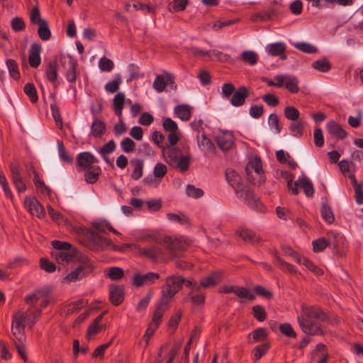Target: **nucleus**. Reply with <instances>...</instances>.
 <instances>
[{
    "instance_id": "f257e3e1",
    "label": "nucleus",
    "mask_w": 363,
    "mask_h": 363,
    "mask_svg": "<svg viewBox=\"0 0 363 363\" xmlns=\"http://www.w3.org/2000/svg\"><path fill=\"white\" fill-rule=\"evenodd\" d=\"M41 312L34 306L29 308L26 312L18 311L13 315L11 333L19 341L24 339L26 324L33 325Z\"/></svg>"
},
{
    "instance_id": "f03ea898",
    "label": "nucleus",
    "mask_w": 363,
    "mask_h": 363,
    "mask_svg": "<svg viewBox=\"0 0 363 363\" xmlns=\"http://www.w3.org/2000/svg\"><path fill=\"white\" fill-rule=\"evenodd\" d=\"M164 161L172 167L179 169L181 172L189 170L191 156L189 152L182 153L179 147L166 146L162 149Z\"/></svg>"
},
{
    "instance_id": "7ed1b4c3",
    "label": "nucleus",
    "mask_w": 363,
    "mask_h": 363,
    "mask_svg": "<svg viewBox=\"0 0 363 363\" xmlns=\"http://www.w3.org/2000/svg\"><path fill=\"white\" fill-rule=\"evenodd\" d=\"M52 245L54 248L52 256L59 264H65L71 262L75 256V249L67 242L53 240Z\"/></svg>"
},
{
    "instance_id": "20e7f679",
    "label": "nucleus",
    "mask_w": 363,
    "mask_h": 363,
    "mask_svg": "<svg viewBox=\"0 0 363 363\" xmlns=\"http://www.w3.org/2000/svg\"><path fill=\"white\" fill-rule=\"evenodd\" d=\"M80 264L73 271L65 275L62 280V283L69 284L82 279L93 270V264L88 257L82 255L79 258Z\"/></svg>"
},
{
    "instance_id": "39448f33",
    "label": "nucleus",
    "mask_w": 363,
    "mask_h": 363,
    "mask_svg": "<svg viewBox=\"0 0 363 363\" xmlns=\"http://www.w3.org/2000/svg\"><path fill=\"white\" fill-rule=\"evenodd\" d=\"M185 279L180 276H170L165 280V286L162 291V304H169L172 298L181 289Z\"/></svg>"
},
{
    "instance_id": "423d86ee",
    "label": "nucleus",
    "mask_w": 363,
    "mask_h": 363,
    "mask_svg": "<svg viewBox=\"0 0 363 363\" xmlns=\"http://www.w3.org/2000/svg\"><path fill=\"white\" fill-rule=\"evenodd\" d=\"M135 255L145 257L151 261L164 260V250L157 245H152L147 247L135 246Z\"/></svg>"
},
{
    "instance_id": "0eeeda50",
    "label": "nucleus",
    "mask_w": 363,
    "mask_h": 363,
    "mask_svg": "<svg viewBox=\"0 0 363 363\" xmlns=\"http://www.w3.org/2000/svg\"><path fill=\"white\" fill-rule=\"evenodd\" d=\"M298 187L303 189L306 196L312 197L314 194L315 190L313 185L310 179L305 175L300 177L294 183L292 180L288 182V188L291 191L293 194H298Z\"/></svg>"
},
{
    "instance_id": "6e6552de",
    "label": "nucleus",
    "mask_w": 363,
    "mask_h": 363,
    "mask_svg": "<svg viewBox=\"0 0 363 363\" xmlns=\"http://www.w3.org/2000/svg\"><path fill=\"white\" fill-rule=\"evenodd\" d=\"M52 291V289L50 286H44L35 291L33 294L27 296L25 298V301L28 303L35 304L39 300L42 299L40 306L43 308H45L52 301V299L48 297Z\"/></svg>"
},
{
    "instance_id": "1a4fd4ad",
    "label": "nucleus",
    "mask_w": 363,
    "mask_h": 363,
    "mask_svg": "<svg viewBox=\"0 0 363 363\" xmlns=\"http://www.w3.org/2000/svg\"><path fill=\"white\" fill-rule=\"evenodd\" d=\"M163 242L172 257L184 250L189 244L187 239L184 237H166Z\"/></svg>"
},
{
    "instance_id": "9d476101",
    "label": "nucleus",
    "mask_w": 363,
    "mask_h": 363,
    "mask_svg": "<svg viewBox=\"0 0 363 363\" xmlns=\"http://www.w3.org/2000/svg\"><path fill=\"white\" fill-rule=\"evenodd\" d=\"M89 247L94 250L105 249L111 250L113 242L109 239L99 235L95 231H91L89 233Z\"/></svg>"
},
{
    "instance_id": "9b49d317",
    "label": "nucleus",
    "mask_w": 363,
    "mask_h": 363,
    "mask_svg": "<svg viewBox=\"0 0 363 363\" xmlns=\"http://www.w3.org/2000/svg\"><path fill=\"white\" fill-rule=\"evenodd\" d=\"M279 84H281L279 88L284 87L292 94L299 91V80L292 74H279Z\"/></svg>"
},
{
    "instance_id": "f8f14e48",
    "label": "nucleus",
    "mask_w": 363,
    "mask_h": 363,
    "mask_svg": "<svg viewBox=\"0 0 363 363\" xmlns=\"http://www.w3.org/2000/svg\"><path fill=\"white\" fill-rule=\"evenodd\" d=\"M225 177L228 184L235 189L238 198H242L243 192L241 189L245 188L241 182L240 176L233 169H228L225 172Z\"/></svg>"
},
{
    "instance_id": "ddd939ff",
    "label": "nucleus",
    "mask_w": 363,
    "mask_h": 363,
    "mask_svg": "<svg viewBox=\"0 0 363 363\" xmlns=\"http://www.w3.org/2000/svg\"><path fill=\"white\" fill-rule=\"evenodd\" d=\"M246 170L247 174H249L253 170L256 174L257 178H253V183L255 184H261L264 181L263 177V169H262V163L259 158L254 157L251 159L247 165Z\"/></svg>"
},
{
    "instance_id": "4468645a",
    "label": "nucleus",
    "mask_w": 363,
    "mask_h": 363,
    "mask_svg": "<svg viewBox=\"0 0 363 363\" xmlns=\"http://www.w3.org/2000/svg\"><path fill=\"white\" fill-rule=\"evenodd\" d=\"M24 206L27 211L33 216L39 218L44 217L45 211L43 206L33 196H26L24 200Z\"/></svg>"
},
{
    "instance_id": "2eb2a0df",
    "label": "nucleus",
    "mask_w": 363,
    "mask_h": 363,
    "mask_svg": "<svg viewBox=\"0 0 363 363\" xmlns=\"http://www.w3.org/2000/svg\"><path fill=\"white\" fill-rule=\"evenodd\" d=\"M289 253L294 258L297 263L304 265L315 275L320 276L323 274V271L308 258L301 257L299 254L296 253L291 249H289Z\"/></svg>"
},
{
    "instance_id": "dca6fc26",
    "label": "nucleus",
    "mask_w": 363,
    "mask_h": 363,
    "mask_svg": "<svg viewBox=\"0 0 363 363\" xmlns=\"http://www.w3.org/2000/svg\"><path fill=\"white\" fill-rule=\"evenodd\" d=\"M160 279V274L155 272L146 274H135L133 278V283L136 286L155 284Z\"/></svg>"
},
{
    "instance_id": "f3484780",
    "label": "nucleus",
    "mask_w": 363,
    "mask_h": 363,
    "mask_svg": "<svg viewBox=\"0 0 363 363\" xmlns=\"http://www.w3.org/2000/svg\"><path fill=\"white\" fill-rule=\"evenodd\" d=\"M240 191L243 192L242 198H240L242 202L252 209L259 210L261 208V203L259 199L248 187L245 186Z\"/></svg>"
},
{
    "instance_id": "a211bd4d",
    "label": "nucleus",
    "mask_w": 363,
    "mask_h": 363,
    "mask_svg": "<svg viewBox=\"0 0 363 363\" xmlns=\"http://www.w3.org/2000/svg\"><path fill=\"white\" fill-rule=\"evenodd\" d=\"M174 83V75L167 72H164L163 75H157L153 82V88L157 92H162L168 84Z\"/></svg>"
},
{
    "instance_id": "6ab92c4d",
    "label": "nucleus",
    "mask_w": 363,
    "mask_h": 363,
    "mask_svg": "<svg viewBox=\"0 0 363 363\" xmlns=\"http://www.w3.org/2000/svg\"><path fill=\"white\" fill-rule=\"evenodd\" d=\"M298 323L304 333L315 335L320 333V326L313 323H311L310 320H306L303 316H298Z\"/></svg>"
},
{
    "instance_id": "aec40b11",
    "label": "nucleus",
    "mask_w": 363,
    "mask_h": 363,
    "mask_svg": "<svg viewBox=\"0 0 363 363\" xmlns=\"http://www.w3.org/2000/svg\"><path fill=\"white\" fill-rule=\"evenodd\" d=\"M265 51L268 55L271 56H279L283 60L286 58L284 54L286 51V45L283 42H277L267 44L265 47Z\"/></svg>"
},
{
    "instance_id": "412c9836",
    "label": "nucleus",
    "mask_w": 363,
    "mask_h": 363,
    "mask_svg": "<svg viewBox=\"0 0 363 363\" xmlns=\"http://www.w3.org/2000/svg\"><path fill=\"white\" fill-rule=\"evenodd\" d=\"M302 312L303 316L306 320L316 319L319 320H324L326 318L325 313L318 307H302Z\"/></svg>"
},
{
    "instance_id": "4be33fe9",
    "label": "nucleus",
    "mask_w": 363,
    "mask_h": 363,
    "mask_svg": "<svg viewBox=\"0 0 363 363\" xmlns=\"http://www.w3.org/2000/svg\"><path fill=\"white\" fill-rule=\"evenodd\" d=\"M77 165L81 168L89 169L92 164L98 162V160L89 152H81L77 157Z\"/></svg>"
},
{
    "instance_id": "5701e85b",
    "label": "nucleus",
    "mask_w": 363,
    "mask_h": 363,
    "mask_svg": "<svg viewBox=\"0 0 363 363\" xmlns=\"http://www.w3.org/2000/svg\"><path fill=\"white\" fill-rule=\"evenodd\" d=\"M216 141L220 149L228 150L233 145V135L229 131L222 132L217 135Z\"/></svg>"
},
{
    "instance_id": "b1692460",
    "label": "nucleus",
    "mask_w": 363,
    "mask_h": 363,
    "mask_svg": "<svg viewBox=\"0 0 363 363\" xmlns=\"http://www.w3.org/2000/svg\"><path fill=\"white\" fill-rule=\"evenodd\" d=\"M11 172L12 177V181L16 186V189L19 193H22L26 191V186L22 179L20 174L18 166L16 164H11Z\"/></svg>"
},
{
    "instance_id": "393cba45",
    "label": "nucleus",
    "mask_w": 363,
    "mask_h": 363,
    "mask_svg": "<svg viewBox=\"0 0 363 363\" xmlns=\"http://www.w3.org/2000/svg\"><path fill=\"white\" fill-rule=\"evenodd\" d=\"M41 47L38 43H33L29 50L28 62L32 67H38L40 62Z\"/></svg>"
},
{
    "instance_id": "a878e982",
    "label": "nucleus",
    "mask_w": 363,
    "mask_h": 363,
    "mask_svg": "<svg viewBox=\"0 0 363 363\" xmlns=\"http://www.w3.org/2000/svg\"><path fill=\"white\" fill-rule=\"evenodd\" d=\"M106 130V124L99 118H94L91 124L89 136L100 138Z\"/></svg>"
},
{
    "instance_id": "bb28decb",
    "label": "nucleus",
    "mask_w": 363,
    "mask_h": 363,
    "mask_svg": "<svg viewBox=\"0 0 363 363\" xmlns=\"http://www.w3.org/2000/svg\"><path fill=\"white\" fill-rule=\"evenodd\" d=\"M249 91L245 86L240 87L231 98L230 103L234 106H240L244 104L245 99L249 96Z\"/></svg>"
},
{
    "instance_id": "cd10ccee",
    "label": "nucleus",
    "mask_w": 363,
    "mask_h": 363,
    "mask_svg": "<svg viewBox=\"0 0 363 363\" xmlns=\"http://www.w3.org/2000/svg\"><path fill=\"white\" fill-rule=\"evenodd\" d=\"M125 103V95L123 92H118L113 99V109L118 118L122 117L123 109Z\"/></svg>"
},
{
    "instance_id": "c85d7f7f",
    "label": "nucleus",
    "mask_w": 363,
    "mask_h": 363,
    "mask_svg": "<svg viewBox=\"0 0 363 363\" xmlns=\"http://www.w3.org/2000/svg\"><path fill=\"white\" fill-rule=\"evenodd\" d=\"M222 277L220 272H216L207 277L202 278L200 281V286L209 288L216 286L221 281Z\"/></svg>"
},
{
    "instance_id": "c756f323",
    "label": "nucleus",
    "mask_w": 363,
    "mask_h": 363,
    "mask_svg": "<svg viewBox=\"0 0 363 363\" xmlns=\"http://www.w3.org/2000/svg\"><path fill=\"white\" fill-rule=\"evenodd\" d=\"M169 304H162V300L160 299V303H158L155 312L153 313L152 322L150 325H152V326H155V328H157L159 325L161 323L162 318L165 312V311L168 308Z\"/></svg>"
},
{
    "instance_id": "7c9ffc66",
    "label": "nucleus",
    "mask_w": 363,
    "mask_h": 363,
    "mask_svg": "<svg viewBox=\"0 0 363 363\" xmlns=\"http://www.w3.org/2000/svg\"><path fill=\"white\" fill-rule=\"evenodd\" d=\"M109 298L116 306L121 304L123 301V288L119 286H112L110 288Z\"/></svg>"
},
{
    "instance_id": "2f4dec72",
    "label": "nucleus",
    "mask_w": 363,
    "mask_h": 363,
    "mask_svg": "<svg viewBox=\"0 0 363 363\" xmlns=\"http://www.w3.org/2000/svg\"><path fill=\"white\" fill-rule=\"evenodd\" d=\"M130 165L133 167L131 173V178L133 180H138L143 177L144 162L143 160L138 158H134L130 160Z\"/></svg>"
},
{
    "instance_id": "473e14b6",
    "label": "nucleus",
    "mask_w": 363,
    "mask_h": 363,
    "mask_svg": "<svg viewBox=\"0 0 363 363\" xmlns=\"http://www.w3.org/2000/svg\"><path fill=\"white\" fill-rule=\"evenodd\" d=\"M106 313V311L102 313L101 315L97 316L94 319V320L91 323V325L88 328L86 333V337L88 339L92 338L104 328V326L101 324H100V323Z\"/></svg>"
},
{
    "instance_id": "72a5a7b5",
    "label": "nucleus",
    "mask_w": 363,
    "mask_h": 363,
    "mask_svg": "<svg viewBox=\"0 0 363 363\" xmlns=\"http://www.w3.org/2000/svg\"><path fill=\"white\" fill-rule=\"evenodd\" d=\"M27 172H32V174L34 175L33 178V183L38 189V191H40L41 193H50V189L45 185L44 182L41 180L35 171V169L33 168L32 165L26 167Z\"/></svg>"
},
{
    "instance_id": "f704fd0d",
    "label": "nucleus",
    "mask_w": 363,
    "mask_h": 363,
    "mask_svg": "<svg viewBox=\"0 0 363 363\" xmlns=\"http://www.w3.org/2000/svg\"><path fill=\"white\" fill-rule=\"evenodd\" d=\"M174 112L179 119L187 121L191 118V108L186 104L179 105L174 108Z\"/></svg>"
},
{
    "instance_id": "c9c22d12",
    "label": "nucleus",
    "mask_w": 363,
    "mask_h": 363,
    "mask_svg": "<svg viewBox=\"0 0 363 363\" xmlns=\"http://www.w3.org/2000/svg\"><path fill=\"white\" fill-rule=\"evenodd\" d=\"M326 128L330 134L334 135L338 138L343 139L347 136V133L335 121H329L326 125Z\"/></svg>"
},
{
    "instance_id": "e433bc0d",
    "label": "nucleus",
    "mask_w": 363,
    "mask_h": 363,
    "mask_svg": "<svg viewBox=\"0 0 363 363\" xmlns=\"http://www.w3.org/2000/svg\"><path fill=\"white\" fill-rule=\"evenodd\" d=\"M135 240L138 242H157L158 237L155 233L149 230H144L135 235Z\"/></svg>"
},
{
    "instance_id": "4c0bfd02",
    "label": "nucleus",
    "mask_w": 363,
    "mask_h": 363,
    "mask_svg": "<svg viewBox=\"0 0 363 363\" xmlns=\"http://www.w3.org/2000/svg\"><path fill=\"white\" fill-rule=\"evenodd\" d=\"M92 226L95 230L101 233H105L106 230H108L116 235H121V233L118 230L114 229L111 226V223L106 220L95 221L93 223Z\"/></svg>"
},
{
    "instance_id": "58836bf2",
    "label": "nucleus",
    "mask_w": 363,
    "mask_h": 363,
    "mask_svg": "<svg viewBox=\"0 0 363 363\" xmlns=\"http://www.w3.org/2000/svg\"><path fill=\"white\" fill-rule=\"evenodd\" d=\"M238 235L244 241L255 243L259 241V238L255 235V233L246 228H240L237 230Z\"/></svg>"
},
{
    "instance_id": "ea45409f",
    "label": "nucleus",
    "mask_w": 363,
    "mask_h": 363,
    "mask_svg": "<svg viewBox=\"0 0 363 363\" xmlns=\"http://www.w3.org/2000/svg\"><path fill=\"white\" fill-rule=\"evenodd\" d=\"M101 172V168L94 166L89 168L84 174L85 180L89 184H94L97 182Z\"/></svg>"
},
{
    "instance_id": "a19ab883",
    "label": "nucleus",
    "mask_w": 363,
    "mask_h": 363,
    "mask_svg": "<svg viewBox=\"0 0 363 363\" xmlns=\"http://www.w3.org/2000/svg\"><path fill=\"white\" fill-rule=\"evenodd\" d=\"M122 79L120 74H116L112 81L107 82L104 86V89L106 92L113 94L118 91Z\"/></svg>"
},
{
    "instance_id": "79ce46f5",
    "label": "nucleus",
    "mask_w": 363,
    "mask_h": 363,
    "mask_svg": "<svg viewBox=\"0 0 363 363\" xmlns=\"http://www.w3.org/2000/svg\"><path fill=\"white\" fill-rule=\"evenodd\" d=\"M320 212L323 219L327 223L331 224L334 221L335 217L330 206L325 203H323Z\"/></svg>"
},
{
    "instance_id": "37998d69",
    "label": "nucleus",
    "mask_w": 363,
    "mask_h": 363,
    "mask_svg": "<svg viewBox=\"0 0 363 363\" xmlns=\"http://www.w3.org/2000/svg\"><path fill=\"white\" fill-rule=\"evenodd\" d=\"M313 354L318 357V363H326L328 359V354L326 352L325 346L323 344L317 345Z\"/></svg>"
},
{
    "instance_id": "c03bdc74",
    "label": "nucleus",
    "mask_w": 363,
    "mask_h": 363,
    "mask_svg": "<svg viewBox=\"0 0 363 363\" xmlns=\"http://www.w3.org/2000/svg\"><path fill=\"white\" fill-rule=\"evenodd\" d=\"M188 2L189 0H173L167 9L169 12H179L184 11L188 4Z\"/></svg>"
},
{
    "instance_id": "a18cd8bd",
    "label": "nucleus",
    "mask_w": 363,
    "mask_h": 363,
    "mask_svg": "<svg viewBox=\"0 0 363 363\" xmlns=\"http://www.w3.org/2000/svg\"><path fill=\"white\" fill-rule=\"evenodd\" d=\"M45 75L47 79L51 82H54L57 80V68L55 62H50L48 64L45 69Z\"/></svg>"
},
{
    "instance_id": "49530a36",
    "label": "nucleus",
    "mask_w": 363,
    "mask_h": 363,
    "mask_svg": "<svg viewBox=\"0 0 363 363\" xmlns=\"http://www.w3.org/2000/svg\"><path fill=\"white\" fill-rule=\"evenodd\" d=\"M99 68L101 72H110L114 67L113 62L104 56L99 60Z\"/></svg>"
},
{
    "instance_id": "de8ad7c7",
    "label": "nucleus",
    "mask_w": 363,
    "mask_h": 363,
    "mask_svg": "<svg viewBox=\"0 0 363 363\" xmlns=\"http://www.w3.org/2000/svg\"><path fill=\"white\" fill-rule=\"evenodd\" d=\"M330 245V241L325 238H320L312 242L314 252H320L324 250Z\"/></svg>"
},
{
    "instance_id": "09e8293b",
    "label": "nucleus",
    "mask_w": 363,
    "mask_h": 363,
    "mask_svg": "<svg viewBox=\"0 0 363 363\" xmlns=\"http://www.w3.org/2000/svg\"><path fill=\"white\" fill-rule=\"evenodd\" d=\"M304 124L302 121H295L291 123L289 127L291 134L296 138H300L303 135Z\"/></svg>"
},
{
    "instance_id": "8fccbe9b",
    "label": "nucleus",
    "mask_w": 363,
    "mask_h": 363,
    "mask_svg": "<svg viewBox=\"0 0 363 363\" xmlns=\"http://www.w3.org/2000/svg\"><path fill=\"white\" fill-rule=\"evenodd\" d=\"M38 34L42 40H48L50 38L51 32L46 21H43L39 25Z\"/></svg>"
},
{
    "instance_id": "3c124183",
    "label": "nucleus",
    "mask_w": 363,
    "mask_h": 363,
    "mask_svg": "<svg viewBox=\"0 0 363 363\" xmlns=\"http://www.w3.org/2000/svg\"><path fill=\"white\" fill-rule=\"evenodd\" d=\"M312 67L320 72H327L330 68V64L328 60L323 58L313 62Z\"/></svg>"
},
{
    "instance_id": "603ef678",
    "label": "nucleus",
    "mask_w": 363,
    "mask_h": 363,
    "mask_svg": "<svg viewBox=\"0 0 363 363\" xmlns=\"http://www.w3.org/2000/svg\"><path fill=\"white\" fill-rule=\"evenodd\" d=\"M198 145L204 151H211L213 149V144L204 134L198 136Z\"/></svg>"
},
{
    "instance_id": "864d4df0",
    "label": "nucleus",
    "mask_w": 363,
    "mask_h": 363,
    "mask_svg": "<svg viewBox=\"0 0 363 363\" xmlns=\"http://www.w3.org/2000/svg\"><path fill=\"white\" fill-rule=\"evenodd\" d=\"M6 66L9 69V74L14 79H18L20 77V73L16 62L12 59L6 60Z\"/></svg>"
},
{
    "instance_id": "5fc2aeb1",
    "label": "nucleus",
    "mask_w": 363,
    "mask_h": 363,
    "mask_svg": "<svg viewBox=\"0 0 363 363\" xmlns=\"http://www.w3.org/2000/svg\"><path fill=\"white\" fill-rule=\"evenodd\" d=\"M24 92L29 97L32 103L37 102L38 96L35 86L33 84H26L24 86Z\"/></svg>"
},
{
    "instance_id": "6e6d98bb",
    "label": "nucleus",
    "mask_w": 363,
    "mask_h": 363,
    "mask_svg": "<svg viewBox=\"0 0 363 363\" xmlns=\"http://www.w3.org/2000/svg\"><path fill=\"white\" fill-rule=\"evenodd\" d=\"M241 59L250 65H255L257 62L258 56L253 51H245L241 55Z\"/></svg>"
},
{
    "instance_id": "4d7b16f0",
    "label": "nucleus",
    "mask_w": 363,
    "mask_h": 363,
    "mask_svg": "<svg viewBox=\"0 0 363 363\" xmlns=\"http://www.w3.org/2000/svg\"><path fill=\"white\" fill-rule=\"evenodd\" d=\"M120 145L122 150L125 153L132 152L135 148V142L130 138H123L121 141Z\"/></svg>"
},
{
    "instance_id": "13d9d810",
    "label": "nucleus",
    "mask_w": 363,
    "mask_h": 363,
    "mask_svg": "<svg viewBox=\"0 0 363 363\" xmlns=\"http://www.w3.org/2000/svg\"><path fill=\"white\" fill-rule=\"evenodd\" d=\"M235 294L240 298H246L252 301L255 298V295L247 289L236 286Z\"/></svg>"
},
{
    "instance_id": "bf43d9fd",
    "label": "nucleus",
    "mask_w": 363,
    "mask_h": 363,
    "mask_svg": "<svg viewBox=\"0 0 363 363\" xmlns=\"http://www.w3.org/2000/svg\"><path fill=\"white\" fill-rule=\"evenodd\" d=\"M269 347L270 345L269 343H265L257 346L253 350L254 359H259L263 355H264L267 353V352L269 349Z\"/></svg>"
},
{
    "instance_id": "052dcab7",
    "label": "nucleus",
    "mask_w": 363,
    "mask_h": 363,
    "mask_svg": "<svg viewBox=\"0 0 363 363\" xmlns=\"http://www.w3.org/2000/svg\"><path fill=\"white\" fill-rule=\"evenodd\" d=\"M107 276L111 280H118L123 278L124 272L120 267H111L108 270Z\"/></svg>"
},
{
    "instance_id": "680f3d73",
    "label": "nucleus",
    "mask_w": 363,
    "mask_h": 363,
    "mask_svg": "<svg viewBox=\"0 0 363 363\" xmlns=\"http://www.w3.org/2000/svg\"><path fill=\"white\" fill-rule=\"evenodd\" d=\"M167 217L172 222L179 223L182 225L189 223L188 218L182 213H168Z\"/></svg>"
},
{
    "instance_id": "e2e57ef3",
    "label": "nucleus",
    "mask_w": 363,
    "mask_h": 363,
    "mask_svg": "<svg viewBox=\"0 0 363 363\" xmlns=\"http://www.w3.org/2000/svg\"><path fill=\"white\" fill-rule=\"evenodd\" d=\"M252 336L255 342L264 341L267 336V330L263 328H257L252 333Z\"/></svg>"
},
{
    "instance_id": "0e129e2a",
    "label": "nucleus",
    "mask_w": 363,
    "mask_h": 363,
    "mask_svg": "<svg viewBox=\"0 0 363 363\" xmlns=\"http://www.w3.org/2000/svg\"><path fill=\"white\" fill-rule=\"evenodd\" d=\"M30 21L32 24H41L42 22L45 21L41 18L40 10L38 6L33 7L30 13Z\"/></svg>"
},
{
    "instance_id": "69168bd1",
    "label": "nucleus",
    "mask_w": 363,
    "mask_h": 363,
    "mask_svg": "<svg viewBox=\"0 0 363 363\" xmlns=\"http://www.w3.org/2000/svg\"><path fill=\"white\" fill-rule=\"evenodd\" d=\"M285 117L291 121H296L300 116L299 111L294 106H286L284 109Z\"/></svg>"
},
{
    "instance_id": "338daca9",
    "label": "nucleus",
    "mask_w": 363,
    "mask_h": 363,
    "mask_svg": "<svg viewBox=\"0 0 363 363\" xmlns=\"http://www.w3.org/2000/svg\"><path fill=\"white\" fill-rule=\"evenodd\" d=\"M281 333L289 337L295 338L296 333L289 323H283L279 325Z\"/></svg>"
},
{
    "instance_id": "774afa93",
    "label": "nucleus",
    "mask_w": 363,
    "mask_h": 363,
    "mask_svg": "<svg viewBox=\"0 0 363 363\" xmlns=\"http://www.w3.org/2000/svg\"><path fill=\"white\" fill-rule=\"evenodd\" d=\"M116 147V145L115 142L113 140H111L108 141L107 143L104 144L100 148V150H99V152L102 156L105 157L106 155L113 152L115 150Z\"/></svg>"
}]
</instances>
